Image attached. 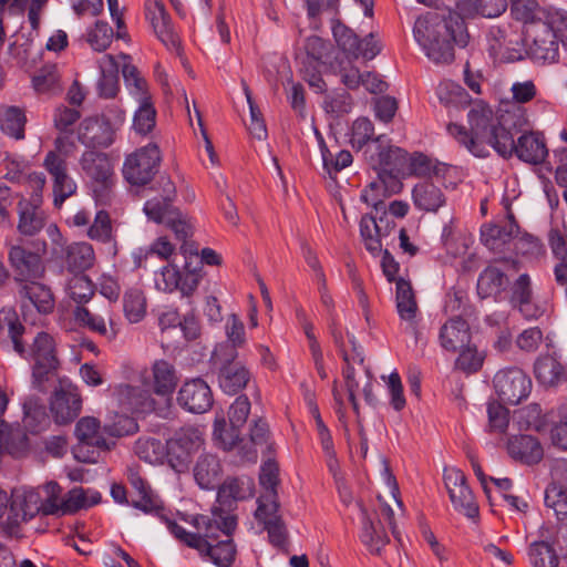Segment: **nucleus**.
<instances>
[{
	"label": "nucleus",
	"mask_w": 567,
	"mask_h": 567,
	"mask_svg": "<svg viewBox=\"0 0 567 567\" xmlns=\"http://www.w3.org/2000/svg\"><path fill=\"white\" fill-rule=\"evenodd\" d=\"M540 540L533 542L528 547L529 564L532 567H553V564H557L559 556L544 530H540Z\"/></svg>",
	"instance_id": "obj_45"
},
{
	"label": "nucleus",
	"mask_w": 567,
	"mask_h": 567,
	"mask_svg": "<svg viewBox=\"0 0 567 567\" xmlns=\"http://www.w3.org/2000/svg\"><path fill=\"white\" fill-rule=\"evenodd\" d=\"M413 34L431 61L445 64L454 60V44L465 47L468 40L464 20L453 11L419 17Z\"/></svg>",
	"instance_id": "obj_2"
},
{
	"label": "nucleus",
	"mask_w": 567,
	"mask_h": 567,
	"mask_svg": "<svg viewBox=\"0 0 567 567\" xmlns=\"http://www.w3.org/2000/svg\"><path fill=\"white\" fill-rule=\"evenodd\" d=\"M25 124L27 116L21 107L0 104V130L2 133L17 141L23 140Z\"/></svg>",
	"instance_id": "obj_40"
},
{
	"label": "nucleus",
	"mask_w": 567,
	"mask_h": 567,
	"mask_svg": "<svg viewBox=\"0 0 567 567\" xmlns=\"http://www.w3.org/2000/svg\"><path fill=\"white\" fill-rule=\"evenodd\" d=\"M507 451L511 457L524 464L533 465L543 460L544 450L532 435H516L508 440Z\"/></svg>",
	"instance_id": "obj_33"
},
{
	"label": "nucleus",
	"mask_w": 567,
	"mask_h": 567,
	"mask_svg": "<svg viewBox=\"0 0 567 567\" xmlns=\"http://www.w3.org/2000/svg\"><path fill=\"white\" fill-rule=\"evenodd\" d=\"M74 319L79 326L105 337L107 340H113L117 336L118 329L111 317L110 303L106 305L103 315L94 313L87 308L79 306L74 310Z\"/></svg>",
	"instance_id": "obj_28"
},
{
	"label": "nucleus",
	"mask_w": 567,
	"mask_h": 567,
	"mask_svg": "<svg viewBox=\"0 0 567 567\" xmlns=\"http://www.w3.org/2000/svg\"><path fill=\"white\" fill-rule=\"evenodd\" d=\"M29 450V440L25 432L19 426H11L0 419V456L3 452L21 457Z\"/></svg>",
	"instance_id": "obj_37"
},
{
	"label": "nucleus",
	"mask_w": 567,
	"mask_h": 567,
	"mask_svg": "<svg viewBox=\"0 0 567 567\" xmlns=\"http://www.w3.org/2000/svg\"><path fill=\"white\" fill-rule=\"evenodd\" d=\"M19 295L27 298L40 313H50L54 308V299L51 290L40 284L39 280L21 284Z\"/></svg>",
	"instance_id": "obj_41"
},
{
	"label": "nucleus",
	"mask_w": 567,
	"mask_h": 567,
	"mask_svg": "<svg viewBox=\"0 0 567 567\" xmlns=\"http://www.w3.org/2000/svg\"><path fill=\"white\" fill-rule=\"evenodd\" d=\"M34 90L39 93H55L60 91V75L56 65L42 66L32 79Z\"/></svg>",
	"instance_id": "obj_58"
},
{
	"label": "nucleus",
	"mask_w": 567,
	"mask_h": 567,
	"mask_svg": "<svg viewBox=\"0 0 567 567\" xmlns=\"http://www.w3.org/2000/svg\"><path fill=\"white\" fill-rule=\"evenodd\" d=\"M519 132L513 131L512 150L506 154H499L503 157H509L513 154L528 164H540L548 154L545 138L535 132H524L515 142L514 136Z\"/></svg>",
	"instance_id": "obj_20"
},
{
	"label": "nucleus",
	"mask_w": 567,
	"mask_h": 567,
	"mask_svg": "<svg viewBox=\"0 0 567 567\" xmlns=\"http://www.w3.org/2000/svg\"><path fill=\"white\" fill-rule=\"evenodd\" d=\"M179 250L184 256L181 269L184 278L183 296H190L202 279L203 259L199 258L196 244L181 245Z\"/></svg>",
	"instance_id": "obj_31"
},
{
	"label": "nucleus",
	"mask_w": 567,
	"mask_h": 567,
	"mask_svg": "<svg viewBox=\"0 0 567 567\" xmlns=\"http://www.w3.org/2000/svg\"><path fill=\"white\" fill-rule=\"evenodd\" d=\"M255 484L250 477L227 478L219 487L217 499L221 505L230 506L233 502L252 497Z\"/></svg>",
	"instance_id": "obj_38"
},
{
	"label": "nucleus",
	"mask_w": 567,
	"mask_h": 567,
	"mask_svg": "<svg viewBox=\"0 0 567 567\" xmlns=\"http://www.w3.org/2000/svg\"><path fill=\"white\" fill-rule=\"evenodd\" d=\"M278 509V502L259 501L255 515L258 520L262 522L270 543L275 546H282L287 538V530L281 517L277 514Z\"/></svg>",
	"instance_id": "obj_30"
},
{
	"label": "nucleus",
	"mask_w": 567,
	"mask_h": 567,
	"mask_svg": "<svg viewBox=\"0 0 567 567\" xmlns=\"http://www.w3.org/2000/svg\"><path fill=\"white\" fill-rule=\"evenodd\" d=\"M94 250L87 243H73L65 249V265L71 272L82 274L92 267Z\"/></svg>",
	"instance_id": "obj_44"
},
{
	"label": "nucleus",
	"mask_w": 567,
	"mask_h": 567,
	"mask_svg": "<svg viewBox=\"0 0 567 567\" xmlns=\"http://www.w3.org/2000/svg\"><path fill=\"white\" fill-rule=\"evenodd\" d=\"M161 161L158 146L155 143H150L125 158L123 176L133 186L146 185L157 173Z\"/></svg>",
	"instance_id": "obj_5"
},
{
	"label": "nucleus",
	"mask_w": 567,
	"mask_h": 567,
	"mask_svg": "<svg viewBox=\"0 0 567 567\" xmlns=\"http://www.w3.org/2000/svg\"><path fill=\"white\" fill-rule=\"evenodd\" d=\"M536 380L545 386L557 385L565 377L561 363L554 357H540L534 364Z\"/></svg>",
	"instance_id": "obj_43"
},
{
	"label": "nucleus",
	"mask_w": 567,
	"mask_h": 567,
	"mask_svg": "<svg viewBox=\"0 0 567 567\" xmlns=\"http://www.w3.org/2000/svg\"><path fill=\"white\" fill-rule=\"evenodd\" d=\"M361 513L363 516L361 540L371 554L379 555L381 549L389 543V537L381 522L374 523L371 520L363 507H361Z\"/></svg>",
	"instance_id": "obj_42"
},
{
	"label": "nucleus",
	"mask_w": 567,
	"mask_h": 567,
	"mask_svg": "<svg viewBox=\"0 0 567 567\" xmlns=\"http://www.w3.org/2000/svg\"><path fill=\"white\" fill-rule=\"evenodd\" d=\"M140 106L134 115L133 126L140 134H147L156 122V111L151 99L138 101Z\"/></svg>",
	"instance_id": "obj_62"
},
{
	"label": "nucleus",
	"mask_w": 567,
	"mask_h": 567,
	"mask_svg": "<svg viewBox=\"0 0 567 567\" xmlns=\"http://www.w3.org/2000/svg\"><path fill=\"white\" fill-rule=\"evenodd\" d=\"M205 546L197 549L200 555L207 556L218 567H230L235 560L236 548L231 539L218 542L213 545L207 539H204Z\"/></svg>",
	"instance_id": "obj_46"
},
{
	"label": "nucleus",
	"mask_w": 567,
	"mask_h": 567,
	"mask_svg": "<svg viewBox=\"0 0 567 567\" xmlns=\"http://www.w3.org/2000/svg\"><path fill=\"white\" fill-rule=\"evenodd\" d=\"M74 434L79 441L75 446V456L80 458V453L85 447H96L99 450L109 451L114 442H109L104 434H106L101 427L100 421L93 416L81 417L74 430Z\"/></svg>",
	"instance_id": "obj_24"
},
{
	"label": "nucleus",
	"mask_w": 567,
	"mask_h": 567,
	"mask_svg": "<svg viewBox=\"0 0 567 567\" xmlns=\"http://www.w3.org/2000/svg\"><path fill=\"white\" fill-rule=\"evenodd\" d=\"M82 171L93 181V192L97 200L106 203L113 185V171L103 153L86 151L80 158Z\"/></svg>",
	"instance_id": "obj_8"
},
{
	"label": "nucleus",
	"mask_w": 567,
	"mask_h": 567,
	"mask_svg": "<svg viewBox=\"0 0 567 567\" xmlns=\"http://www.w3.org/2000/svg\"><path fill=\"white\" fill-rule=\"evenodd\" d=\"M158 196L144 204V213L156 224H165L177 210L173 203L176 198V187L171 177L161 176L156 182Z\"/></svg>",
	"instance_id": "obj_14"
},
{
	"label": "nucleus",
	"mask_w": 567,
	"mask_h": 567,
	"mask_svg": "<svg viewBox=\"0 0 567 567\" xmlns=\"http://www.w3.org/2000/svg\"><path fill=\"white\" fill-rule=\"evenodd\" d=\"M332 33L338 47L349 56L354 58L355 53L360 52V39L346 24L340 21H333Z\"/></svg>",
	"instance_id": "obj_60"
},
{
	"label": "nucleus",
	"mask_w": 567,
	"mask_h": 567,
	"mask_svg": "<svg viewBox=\"0 0 567 567\" xmlns=\"http://www.w3.org/2000/svg\"><path fill=\"white\" fill-rule=\"evenodd\" d=\"M183 274L176 259L164 266L159 272V278L155 280L156 288L164 292L179 290L183 293Z\"/></svg>",
	"instance_id": "obj_54"
},
{
	"label": "nucleus",
	"mask_w": 567,
	"mask_h": 567,
	"mask_svg": "<svg viewBox=\"0 0 567 567\" xmlns=\"http://www.w3.org/2000/svg\"><path fill=\"white\" fill-rule=\"evenodd\" d=\"M414 206L422 212L436 213L446 203L442 189L431 181L417 183L412 189Z\"/></svg>",
	"instance_id": "obj_35"
},
{
	"label": "nucleus",
	"mask_w": 567,
	"mask_h": 567,
	"mask_svg": "<svg viewBox=\"0 0 567 567\" xmlns=\"http://www.w3.org/2000/svg\"><path fill=\"white\" fill-rule=\"evenodd\" d=\"M494 386L501 400L515 405L529 395L532 381L519 368H509L496 373Z\"/></svg>",
	"instance_id": "obj_11"
},
{
	"label": "nucleus",
	"mask_w": 567,
	"mask_h": 567,
	"mask_svg": "<svg viewBox=\"0 0 567 567\" xmlns=\"http://www.w3.org/2000/svg\"><path fill=\"white\" fill-rule=\"evenodd\" d=\"M24 425L31 432H40L50 424V417L44 404L35 396L28 398L23 403Z\"/></svg>",
	"instance_id": "obj_47"
},
{
	"label": "nucleus",
	"mask_w": 567,
	"mask_h": 567,
	"mask_svg": "<svg viewBox=\"0 0 567 567\" xmlns=\"http://www.w3.org/2000/svg\"><path fill=\"white\" fill-rule=\"evenodd\" d=\"M470 132L462 125L450 123L447 132L460 145L475 157H486L489 148L498 154L512 150V134L523 132L528 118L520 106H512L495 117L492 109L482 101L476 102L467 114Z\"/></svg>",
	"instance_id": "obj_1"
},
{
	"label": "nucleus",
	"mask_w": 567,
	"mask_h": 567,
	"mask_svg": "<svg viewBox=\"0 0 567 567\" xmlns=\"http://www.w3.org/2000/svg\"><path fill=\"white\" fill-rule=\"evenodd\" d=\"M122 74L126 87L130 90V93L137 99V101L151 99L147 92V83L145 79L141 76L135 65L124 63Z\"/></svg>",
	"instance_id": "obj_61"
},
{
	"label": "nucleus",
	"mask_w": 567,
	"mask_h": 567,
	"mask_svg": "<svg viewBox=\"0 0 567 567\" xmlns=\"http://www.w3.org/2000/svg\"><path fill=\"white\" fill-rule=\"evenodd\" d=\"M320 151L323 162V167L328 172V174L331 176L332 174H337L343 168L348 167L352 161L353 157L351 153L347 150H341L333 154L324 144L322 137H320Z\"/></svg>",
	"instance_id": "obj_56"
},
{
	"label": "nucleus",
	"mask_w": 567,
	"mask_h": 567,
	"mask_svg": "<svg viewBox=\"0 0 567 567\" xmlns=\"http://www.w3.org/2000/svg\"><path fill=\"white\" fill-rule=\"evenodd\" d=\"M449 496L454 508L466 517L475 518L478 515V506L467 483L455 491H451Z\"/></svg>",
	"instance_id": "obj_57"
},
{
	"label": "nucleus",
	"mask_w": 567,
	"mask_h": 567,
	"mask_svg": "<svg viewBox=\"0 0 567 567\" xmlns=\"http://www.w3.org/2000/svg\"><path fill=\"white\" fill-rule=\"evenodd\" d=\"M212 362L217 369V379L220 389L227 394H237L250 381L251 373L238 360V351L233 346H216Z\"/></svg>",
	"instance_id": "obj_3"
},
{
	"label": "nucleus",
	"mask_w": 567,
	"mask_h": 567,
	"mask_svg": "<svg viewBox=\"0 0 567 567\" xmlns=\"http://www.w3.org/2000/svg\"><path fill=\"white\" fill-rule=\"evenodd\" d=\"M440 343L443 349L456 352L471 342L468 323L460 317H454L445 322L440 330Z\"/></svg>",
	"instance_id": "obj_32"
},
{
	"label": "nucleus",
	"mask_w": 567,
	"mask_h": 567,
	"mask_svg": "<svg viewBox=\"0 0 567 567\" xmlns=\"http://www.w3.org/2000/svg\"><path fill=\"white\" fill-rule=\"evenodd\" d=\"M518 233V225L512 213L497 224L485 225L481 229L482 243L492 251H503Z\"/></svg>",
	"instance_id": "obj_26"
},
{
	"label": "nucleus",
	"mask_w": 567,
	"mask_h": 567,
	"mask_svg": "<svg viewBox=\"0 0 567 567\" xmlns=\"http://www.w3.org/2000/svg\"><path fill=\"white\" fill-rule=\"evenodd\" d=\"M489 54L501 61L513 60L519 52L522 37L511 25H493L487 35Z\"/></svg>",
	"instance_id": "obj_19"
},
{
	"label": "nucleus",
	"mask_w": 567,
	"mask_h": 567,
	"mask_svg": "<svg viewBox=\"0 0 567 567\" xmlns=\"http://www.w3.org/2000/svg\"><path fill=\"white\" fill-rule=\"evenodd\" d=\"M114 395L122 406L132 412L151 413L155 410V400L147 389L120 384L115 388Z\"/></svg>",
	"instance_id": "obj_29"
},
{
	"label": "nucleus",
	"mask_w": 567,
	"mask_h": 567,
	"mask_svg": "<svg viewBox=\"0 0 567 567\" xmlns=\"http://www.w3.org/2000/svg\"><path fill=\"white\" fill-rule=\"evenodd\" d=\"M127 481L135 491L136 497L132 505L145 514L162 515L164 511L162 501L154 494L148 483L141 476L137 470H127Z\"/></svg>",
	"instance_id": "obj_27"
},
{
	"label": "nucleus",
	"mask_w": 567,
	"mask_h": 567,
	"mask_svg": "<svg viewBox=\"0 0 567 567\" xmlns=\"http://www.w3.org/2000/svg\"><path fill=\"white\" fill-rule=\"evenodd\" d=\"M50 410L58 424L71 423L82 410L78 386L68 378H60L50 401Z\"/></svg>",
	"instance_id": "obj_7"
},
{
	"label": "nucleus",
	"mask_w": 567,
	"mask_h": 567,
	"mask_svg": "<svg viewBox=\"0 0 567 567\" xmlns=\"http://www.w3.org/2000/svg\"><path fill=\"white\" fill-rule=\"evenodd\" d=\"M395 307L402 321H413V318L419 316V306L412 285L401 277L395 286Z\"/></svg>",
	"instance_id": "obj_39"
},
{
	"label": "nucleus",
	"mask_w": 567,
	"mask_h": 567,
	"mask_svg": "<svg viewBox=\"0 0 567 567\" xmlns=\"http://www.w3.org/2000/svg\"><path fill=\"white\" fill-rule=\"evenodd\" d=\"M194 478L203 489H213L219 485L223 468L220 461L214 454H202L193 470Z\"/></svg>",
	"instance_id": "obj_36"
},
{
	"label": "nucleus",
	"mask_w": 567,
	"mask_h": 567,
	"mask_svg": "<svg viewBox=\"0 0 567 567\" xmlns=\"http://www.w3.org/2000/svg\"><path fill=\"white\" fill-rule=\"evenodd\" d=\"M204 444L202 432L194 426L181 427L166 441L167 464L177 473L188 470L194 455Z\"/></svg>",
	"instance_id": "obj_4"
},
{
	"label": "nucleus",
	"mask_w": 567,
	"mask_h": 567,
	"mask_svg": "<svg viewBox=\"0 0 567 567\" xmlns=\"http://www.w3.org/2000/svg\"><path fill=\"white\" fill-rule=\"evenodd\" d=\"M352 97L344 90L327 94L323 101L324 111L336 116L349 113L352 109Z\"/></svg>",
	"instance_id": "obj_63"
},
{
	"label": "nucleus",
	"mask_w": 567,
	"mask_h": 567,
	"mask_svg": "<svg viewBox=\"0 0 567 567\" xmlns=\"http://www.w3.org/2000/svg\"><path fill=\"white\" fill-rule=\"evenodd\" d=\"M279 467L277 463L272 460L266 461L260 470L259 482L260 485L265 488V494H262L259 501H264L266 503L278 502L277 499V485L279 483L278 478Z\"/></svg>",
	"instance_id": "obj_49"
},
{
	"label": "nucleus",
	"mask_w": 567,
	"mask_h": 567,
	"mask_svg": "<svg viewBox=\"0 0 567 567\" xmlns=\"http://www.w3.org/2000/svg\"><path fill=\"white\" fill-rule=\"evenodd\" d=\"M100 495H93L89 498L83 488L75 487L68 492L62 498L59 509V515L73 514L82 508L90 507L96 504Z\"/></svg>",
	"instance_id": "obj_51"
},
{
	"label": "nucleus",
	"mask_w": 567,
	"mask_h": 567,
	"mask_svg": "<svg viewBox=\"0 0 567 567\" xmlns=\"http://www.w3.org/2000/svg\"><path fill=\"white\" fill-rule=\"evenodd\" d=\"M395 228L386 208L380 210L379 216L363 215L360 220V235L365 249L373 256L382 251L381 238L386 237Z\"/></svg>",
	"instance_id": "obj_15"
},
{
	"label": "nucleus",
	"mask_w": 567,
	"mask_h": 567,
	"mask_svg": "<svg viewBox=\"0 0 567 567\" xmlns=\"http://www.w3.org/2000/svg\"><path fill=\"white\" fill-rule=\"evenodd\" d=\"M557 39L567 45V11L563 9L549 10L542 20Z\"/></svg>",
	"instance_id": "obj_64"
},
{
	"label": "nucleus",
	"mask_w": 567,
	"mask_h": 567,
	"mask_svg": "<svg viewBox=\"0 0 567 567\" xmlns=\"http://www.w3.org/2000/svg\"><path fill=\"white\" fill-rule=\"evenodd\" d=\"M42 198L32 196L31 199H21L17 209L19 220L17 225L18 231L23 236H34L45 226L47 215L41 208Z\"/></svg>",
	"instance_id": "obj_25"
},
{
	"label": "nucleus",
	"mask_w": 567,
	"mask_h": 567,
	"mask_svg": "<svg viewBox=\"0 0 567 567\" xmlns=\"http://www.w3.org/2000/svg\"><path fill=\"white\" fill-rule=\"evenodd\" d=\"M79 141L87 147H107L114 141L111 111L101 120L86 118L79 127Z\"/></svg>",
	"instance_id": "obj_22"
},
{
	"label": "nucleus",
	"mask_w": 567,
	"mask_h": 567,
	"mask_svg": "<svg viewBox=\"0 0 567 567\" xmlns=\"http://www.w3.org/2000/svg\"><path fill=\"white\" fill-rule=\"evenodd\" d=\"M43 166L52 179L53 204L55 207H61L66 198L76 193V183L68 172L65 158L56 153L48 152Z\"/></svg>",
	"instance_id": "obj_13"
},
{
	"label": "nucleus",
	"mask_w": 567,
	"mask_h": 567,
	"mask_svg": "<svg viewBox=\"0 0 567 567\" xmlns=\"http://www.w3.org/2000/svg\"><path fill=\"white\" fill-rule=\"evenodd\" d=\"M364 155L371 167L377 172L388 169L403 172L408 164V153L398 146L390 145L383 135L375 137L367 146Z\"/></svg>",
	"instance_id": "obj_9"
},
{
	"label": "nucleus",
	"mask_w": 567,
	"mask_h": 567,
	"mask_svg": "<svg viewBox=\"0 0 567 567\" xmlns=\"http://www.w3.org/2000/svg\"><path fill=\"white\" fill-rule=\"evenodd\" d=\"M177 402L186 411L202 414L213 406V392L206 381L195 378L183 383Z\"/></svg>",
	"instance_id": "obj_18"
},
{
	"label": "nucleus",
	"mask_w": 567,
	"mask_h": 567,
	"mask_svg": "<svg viewBox=\"0 0 567 567\" xmlns=\"http://www.w3.org/2000/svg\"><path fill=\"white\" fill-rule=\"evenodd\" d=\"M511 16L516 21L523 22L527 27L542 20L539 14L540 7L536 0H508Z\"/></svg>",
	"instance_id": "obj_55"
},
{
	"label": "nucleus",
	"mask_w": 567,
	"mask_h": 567,
	"mask_svg": "<svg viewBox=\"0 0 567 567\" xmlns=\"http://www.w3.org/2000/svg\"><path fill=\"white\" fill-rule=\"evenodd\" d=\"M175 367L166 360H155L152 364V390L158 396L169 399L178 384Z\"/></svg>",
	"instance_id": "obj_34"
},
{
	"label": "nucleus",
	"mask_w": 567,
	"mask_h": 567,
	"mask_svg": "<svg viewBox=\"0 0 567 567\" xmlns=\"http://www.w3.org/2000/svg\"><path fill=\"white\" fill-rule=\"evenodd\" d=\"M508 302L526 320H535L543 316L544 309L534 300L532 279L522 274L509 287Z\"/></svg>",
	"instance_id": "obj_17"
},
{
	"label": "nucleus",
	"mask_w": 567,
	"mask_h": 567,
	"mask_svg": "<svg viewBox=\"0 0 567 567\" xmlns=\"http://www.w3.org/2000/svg\"><path fill=\"white\" fill-rule=\"evenodd\" d=\"M8 260L13 270L14 279L21 284L39 280L44 275V264L40 248L31 250L22 240L9 244Z\"/></svg>",
	"instance_id": "obj_6"
},
{
	"label": "nucleus",
	"mask_w": 567,
	"mask_h": 567,
	"mask_svg": "<svg viewBox=\"0 0 567 567\" xmlns=\"http://www.w3.org/2000/svg\"><path fill=\"white\" fill-rule=\"evenodd\" d=\"M250 442L251 445L249 447L243 446L240 447V454L243 460L247 462H256L257 461V446L265 445L267 450H270V444L268 443L269 439V426L268 423L258 419L254 422L250 429Z\"/></svg>",
	"instance_id": "obj_48"
},
{
	"label": "nucleus",
	"mask_w": 567,
	"mask_h": 567,
	"mask_svg": "<svg viewBox=\"0 0 567 567\" xmlns=\"http://www.w3.org/2000/svg\"><path fill=\"white\" fill-rule=\"evenodd\" d=\"M528 53L536 61L556 62L559 58V43L555 33L542 20L526 27Z\"/></svg>",
	"instance_id": "obj_10"
},
{
	"label": "nucleus",
	"mask_w": 567,
	"mask_h": 567,
	"mask_svg": "<svg viewBox=\"0 0 567 567\" xmlns=\"http://www.w3.org/2000/svg\"><path fill=\"white\" fill-rule=\"evenodd\" d=\"M163 443L154 437H140L134 445L136 455L150 464L162 463L166 458Z\"/></svg>",
	"instance_id": "obj_50"
},
{
	"label": "nucleus",
	"mask_w": 567,
	"mask_h": 567,
	"mask_svg": "<svg viewBox=\"0 0 567 567\" xmlns=\"http://www.w3.org/2000/svg\"><path fill=\"white\" fill-rule=\"evenodd\" d=\"M39 513L44 514V503L40 492L37 489L25 491L23 494L13 497L7 526L10 530H13L21 523L30 520Z\"/></svg>",
	"instance_id": "obj_21"
},
{
	"label": "nucleus",
	"mask_w": 567,
	"mask_h": 567,
	"mask_svg": "<svg viewBox=\"0 0 567 567\" xmlns=\"http://www.w3.org/2000/svg\"><path fill=\"white\" fill-rule=\"evenodd\" d=\"M145 16L158 39L169 49H178L179 40L162 0H147Z\"/></svg>",
	"instance_id": "obj_23"
},
{
	"label": "nucleus",
	"mask_w": 567,
	"mask_h": 567,
	"mask_svg": "<svg viewBox=\"0 0 567 567\" xmlns=\"http://www.w3.org/2000/svg\"><path fill=\"white\" fill-rule=\"evenodd\" d=\"M27 333L19 332L17 334V341L20 343L21 351L14 350L21 358L31 360L33 363L60 364L56 354V346L53 337L44 331L38 332L30 344L23 340V336Z\"/></svg>",
	"instance_id": "obj_16"
},
{
	"label": "nucleus",
	"mask_w": 567,
	"mask_h": 567,
	"mask_svg": "<svg viewBox=\"0 0 567 567\" xmlns=\"http://www.w3.org/2000/svg\"><path fill=\"white\" fill-rule=\"evenodd\" d=\"M517 262L509 259H498L486 266L477 278L476 290L481 299L497 300L508 286L507 271L515 269Z\"/></svg>",
	"instance_id": "obj_12"
},
{
	"label": "nucleus",
	"mask_w": 567,
	"mask_h": 567,
	"mask_svg": "<svg viewBox=\"0 0 567 567\" xmlns=\"http://www.w3.org/2000/svg\"><path fill=\"white\" fill-rule=\"evenodd\" d=\"M437 95L440 101L447 106L465 107L471 103L467 92L453 82L440 84Z\"/></svg>",
	"instance_id": "obj_59"
},
{
	"label": "nucleus",
	"mask_w": 567,
	"mask_h": 567,
	"mask_svg": "<svg viewBox=\"0 0 567 567\" xmlns=\"http://www.w3.org/2000/svg\"><path fill=\"white\" fill-rule=\"evenodd\" d=\"M123 310L131 323L140 322L146 313V298L138 289H130L123 296Z\"/></svg>",
	"instance_id": "obj_53"
},
{
	"label": "nucleus",
	"mask_w": 567,
	"mask_h": 567,
	"mask_svg": "<svg viewBox=\"0 0 567 567\" xmlns=\"http://www.w3.org/2000/svg\"><path fill=\"white\" fill-rule=\"evenodd\" d=\"M545 505L553 509L559 520L567 517V488L558 482L550 483L545 491Z\"/></svg>",
	"instance_id": "obj_52"
}]
</instances>
